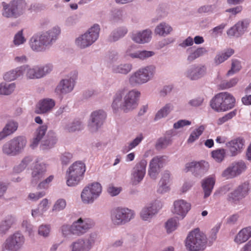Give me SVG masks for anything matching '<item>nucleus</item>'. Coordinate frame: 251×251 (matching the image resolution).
Masks as SVG:
<instances>
[{
    "label": "nucleus",
    "instance_id": "1",
    "mask_svg": "<svg viewBox=\"0 0 251 251\" xmlns=\"http://www.w3.org/2000/svg\"><path fill=\"white\" fill-rule=\"evenodd\" d=\"M60 33V28L55 27L40 35H34L30 40V46L34 51H43L56 39Z\"/></svg>",
    "mask_w": 251,
    "mask_h": 251
},
{
    "label": "nucleus",
    "instance_id": "2",
    "mask_svg": "<svg viewBox=\"0 0 251 251\" xmlns=\"http://www.w3.org/2000/svg\"><path fill=\"white\" fill-rule=\"evenodd\" d=\"M235 98L228 92L216 95L210 101V106L214 111L224 112L233 108L235 105Z\"/></svg>",
    "mask_w": 251,
    "mask_h": 251
},
{
    "label": "nucleus",
    "instance_id": "3",
    "mask_svg": "<svg viewBox=\"0 0 251 251\" xmlns=\"http://www.w3.org/2000/svg\"><path fill=\"white\" fill-rule=\"evenodd\" d=\"M206 240L204 235L198 228H196L188 234L185 240V247L188 251H201L206 246Z\"/></svg>",
    "mask_w": 251,
    "mask_h": 251
},
{
    "label": "nucleus",
    "instance_id": "4",
    "mask_svg": "<svg viewBox=\"0 0 251 251\" xmlns=\"http://www.w3.org/2000/svg\"><path fill=\"white\" fill-rule=\"evenodd\" d=\"M85 172V165L80 161L74 163L67 171L66 183L69 186L78 184L83 178Z\"/></svg>",
    "mask_w": 251,
    "mask_h": 251
},
{
    "label": "nucleus",
    "instance_id": "5",
    "mask_svg": "<svg viewBox=\"0 0 251 251\" xmlns=\"http://www.w3.org/2000/svg\"><path fill=\"white\" fill-rule=\"evenodd\" d=\"M25 137L18 136L13 138L3 144L2 151L3 154L8 156H15L24 149L26 145Z\"/></svg>",
    "mask_w": 251,
    "mask_h": 251
},
{
    "label": "nucleus",
    "instance_id": "6",
    "mask_svg": "<svg viewBox=\"0 0 251 251\" xmlns=\"http://www.w3.org/2000/svg\"><path fill=\"white\" fill-rule=\"evenodd\" d=\"M100 30V26L94 25L86 33L76 39V44L80 48L90 46L98 39Z\"/></svg>",
    "mask_w": 251,
    "mask_h": 251
},
{
    "label": "nucleus",
    "instance_id": "7",
    "mask_svg": "<svg viewBox=\"0 0 251 251\" xmlns=\"http://www.w3.org/2000/svg\"><path fill=\"white\" fill-rule=\"evenodd\" d=\"M154 72L155 68L152 66L140 69L130 76L129 82L131 84L146 83L153 77Z\"/></svg>",
    "mask_w": 251,
    "mask_h": 251
},
{
    "label": "nucleus",
    "instance_id": "8",
    "mask_svg": "<svg viewBox=\"0 0 251 251\" xmlns=\"http://www.w3.org/2000/svg\"><path fill=\"white\" fill-rule=\"evenodd\" d=\"M134 211L127 208L117 207L111 214V220L115 225H122L129 222L134 217Z\"/></svg>",
    "mask_w": 251,
    "mask_h": 251
},
{
    "label": "nucleus",
    "instance_id": "9",
    "mask_svg": "<svg viewBox=\"0 0 251 251\" xmlns=\"http://www.w3.org/2000/svg\"><path fill=\"white\" fill-rule=\"evenodd\" d=\"M24 243V236L20 232H16L6 239L2 245V251H19Z\"/></svg>",
    "mask_w": 251,
    "mask_h": 251
},
{
    "label": "nucleus",
    "instance_id": "10",
    "mask_svg": "<svg viewBox=\"0 0 251 251\" xmlns=\"http://www.w3.org/2000/svg\"><path fill=\"white\" fill-rule=\"evenodd\" d=\"M52 69V66L50 65H47L43 67L36 66L30 68L27 65L21 67L22 70V75L25 74L27 77L30 79L39 78L49 73Z\"/></svg>",
    "mask_w": 251,
    "mask_h": 251
},
{
    "label": "nucleus",
    "instance_id": "11",
    "mask_svg": "<svg viewBox=\"0 0 251 251\" xmlns=\"http://www.w3.org/2000/svg\"><path fill=\"white\" fill-rule=\"evenodd\" d=\"M7 5H3L4 12L3 15L6 17H16L25 10L26 4L23 0H14L11 2L8 8Z\"/></svg>",
    "mask_w": 251,
    "mask_h": 251
},
{
    "label": "nucleus",
    "instance_id": "12",
    "mask_svg": "<svg viewBox=\"0 0 251 251\" xmlns=\"http://www.w3.org/2000/svg\"><path fill=\"white\" fill-rule=\"evenodd\" d=\"M249 190L248 184L242 183L228 194L227 200L231 203H237L248 195Z\"/></svg>",
    "mask_w": 251,
    "mask_h": 251
},
{
    "label": "nucleus",
    "instance_id": "13",
    "mask_svg": "<svg viewBox=\"0 0 251 251\" xmlns=\"http://www.w3.org/2000/svg\"><path fill=\"white\" fill-rule=\"evenodd\" d=\"M140 96V93L137 91H129L124 97V101L122 106L124 111L127 112L135 108L138 105Z\"/></svg>",
    "mask_w": 251,
    "mask_h": 251
},
{
    "label": "nucleus",
    "instance_id": "14",
    "mask_svg": "<svg viewBox=\"0 0 251 251\" xmlns=\"http://www.w3.org/2000/svg\"><path fill=\"white\" fill-rule=\"evenodd\" d=\"M246 169V165L243 161L232 163L222 173V176L226 178H233L239 175Z\"/></svg>",
    "mask_w": 251,
    "mask_h": 251
},
{
    "label": "nucleus",
    "instance_id": "15",
    "mask_svg": "<svg viewBox=\"0 0 251 251\" xmlns=\"http://www.w3.org/2000/svg\"><path fill=\"white\" fill-rule=\"evenodd\" d=\"M94 226V223L90 219L83 220L81 218L72 225L73 234L80 235L85 233Z\"/></svg>",
    "mask_w": 251,
    "mask_h": 251
},
{
    "label": "nucleus",
    "instance_id": "16",
    "mask_svg": "<svg viewBox=\"0 0 251 251\" xmlns=\"http://www.w3.org/2000/svg\"><path fill=\"white\" fill-rule=\"evenodd\" d=\"M208 169V164L205 161L192 162L185 165L186 172L191 171L196 176L203 175Z\"/></svg>",
    "mask_w": 251,
    "mask_h": 251
},
{
    "label": "nucleus",
    "instance_id": "17",
    "mask_svg": "<svg viewBox=\"0 0 251 251\" xmlns=\"http://www.w3.org/2000/svg\"><path fill=\"white\" fill-rule=\"evenodd\" d=\"M191 208V204L183 200H178L174 201L172 212L183 219Z\"/></svg>",
    "mask_w": 251,
    "mask_h": 251
},
{
    "label": "nucleus",
    "instance_id": "18",
    "mask_svg": "<svg viewBox=\"0 0 251 251\" xmlns=\"http://www.w3.org/2000/svg\"><path fill=\"white\" fill-rule=\"evenodd\" d=\"M94 243L90 239H79L73 242L70 245L71 251H89Z\"/></svg>",
    "mask_w": 251,
    "mask_h": 251
},
{
    "label": "nucleus",
    "instance_id": "19",
    "mask_svg": "<svg viewBox=\"0 0 251 251\" xmlns=\"http://www.w3.org/2000/svg\"><path fill=\"white\" fill-rule=\"evenodd\" d=\"M245 144V140L243 138L238 137L226 143L231 155L234 156L240 153L243 150Z\"/></svg>",
    "mask_w": 251,
    "mask_h": 251
},
{
    "label": "nucleus",
    "instance_id": "20",
    "mask_svg": "<svg viewBox=\"0 0 251 251\" xmlns=\"http://www.w3.org/2000/svg\"><path fill=\"white\" fill-rule=\"evenodd\" d=\"M147 165V161L145 160H142L134 168L132 174V182L134 184H137L143 179L146 174Z\"/></svg>",
    "mask_w": 251,
    "mask_h": 251
},
{
    "label": "nucleus",
    "instance_id": "21",
    "mask_svg": "<svg viewBox=\"0 0 251 251\" xmlns=\"http://www.w3.org/2000/svg\"><path fill=\"white\" fill-rule=\"evenodd\" d=\"M164 156H155L150 162L149 174L152 179H155L158 171L162 167L165 162Z\"/></svg>",
    "mask_w": 251,
    "mask_h": 251
},
{
    "label": "nucleus",
    "instance_id": "22",
    "mask_svg": "<svg viewBox=\"0 0 251 251\" xmlns=\"http://www.w3.org/2000/svg\"><path fill=\"white\" fill-rule=\"evenodd\" d=\"M106 114L102 110L96 111L91 114V123L90 126L93 131L97 130L103 124Z\"/></svg>",
    "mask_w": 251,
    "mask_h": 251
},
{
    "label": "nucleus",
    "instance_id": "23",
    "mask_svg": "<svg viewBox=\"0 0 251 251\" xmlns=\"http://www.w3.org/2000/svg\"><path fill=\"white\" fill-rule=\"evenodd\" d=\"M46 172V166L44 164H39L36 162L31 173V183H37L41 180Z\"/></svg>",
    "mask_w": 251,
    "mask_h": 251
},
{
    "label": "nucleus",
    "instance_id": "24",
    "mask_svg": "<svg viewBox=\"0 0 251 251\" xmlns=\"http://www.w3.org/2000/svg\"><path fill=\"white\" fill-rule=\"evenodd\" d=\"M74 86V80L72 78L63 79L57 86L56 92L61 94L70 92Z\"/></svg>",
    "mask_w": 251,
    "mask_h": 251
},
{
    "label": "nucleus",
    "instance_id": "25",
    "mask_svg": "<svg viewBox=\"0 0 251 251\" xmlns=\"http://www.w3.org/2000/svg\"><path fill=\"white\" fill-rule=\"evenodd\" d=\"M215 183V178L213 176H208L203 179L201 186L204 192V198L208 197L211 194Z\"/></svg>",
    "mask_w": 251,
    "mask_h": 251
},
{
    "label": "nucleus",
    "instance_id": "26",
    "mask_svg": "<svg viewBox=\"0 0 251 251\" xmlns=\"http://www.w3.org/2000/svg\"><path fill=\"white\" fill-rule=\"evenodd\" d=\"M55 105L52 99H45L41 100L37 105L38 113H45L50 111Z\"/></svg>",
    "mask_w": 251,
    "mask_h": 251
},
{
    "label": "nucleus",
    "instance_id": "27",
    "mask_svg": "<svg viewBox=\"0 0 251 251\" xmlns=\"http://www.w3.org/2000/svg\"><path fill=\"white\" fill-rule=\"evenodd\" d=\"M47 128V126L44 125L39 126V128L36 130L35 133V136L32 139L30 143V146L32 148H34L37 147L40 140L45 135Z\"/></svg>",
    "mask_w": 251,
    "mask_h": 251
},
{
    "label": "nucleus",
    "instance_id": "28",
    "mask_svg": "<svg viewBox=\"0 0 251 251\" xmlns=\"http://www.w3.org/2000/svg\"><path fill=\"white\" fill-rule=\"evenodd\" d=\"M151 32L150 30H145L142 32L132 35V40L137 43L143 44L149 42L151 38Z\"/></svg>",
    "mask_w": 251,
    "mask_h": 251
},
{
    "label": "nucleus",
    "instance_id": "29",
    "mask_svg": "<svg viewBox=\"0 0 251 251\" xmlns=\"http://www.w3.org/2000/svg\"><path fill=\"white\" fill-rule=\"evenodd\" d=\"M205 72L204 66L193 67L188 71L187 76L192 80L197 79L203 76Z\"/></svg>",
    "mask_w": 251,
    "mask_h": 251
},
{
    "label": "nucleus",
    "instance_id": "30",
    "mask_svg": "<svg viewBox=\"0 0 251 251\" xmlns=\"http://www.w3.org/2000/svg\"><path fill=\"white\" fill-rule=\"evenodd\" d=\"M128 49L126 51V55L130 56L133 58H138L141 59H145L148 57H151L154 55V52L151 51L143 50L135 52H131V49Z\"/></svg>",
    "mask_w": 251,
    "mask_h": 251
},
{
    "label": "nucleus",
    "instance_id": "31",
    "mask_svg": "<svg viewBox=\"0 0 251 251\" xmlns=\"http://www.w3.org/2000/svg\"><path fill=\"white\" fill-rule=\"evenodd\" d=\"M98 197L95 195L88 187H85L83 190L81 198L84 203H89L93 202Z\"/></svg>",
    "mask_w": 251,
    "mask_h": 251
},
{
    "label": "nucleus",
    "instance_id": "32",
    "mask_svg": "<svg viewBox=\"0 0 251 251\" xmlns=\"http://www.w3.org/2000/svg\"><path fill=\"white\" fill-rule=\"evenodd\" d=\"M234 53V50L232 49H228L224 52L219 53L216 56L214 59L215 63L217 65L223 63L229 58Z\"/></svg>",
    "mask_w": 251,
    "mask_h": 251
},
{
    "label": "nucleus",
    "instance_id": "33",
    "mask_svg": "<svg viewBox=\"0 0 251 251\" xmlns=\"http://www.w3.org/2000/svg\"><path fill=\"white\" fill-rule=\"evenodd\" d=\"M170 178V174L168 171L165 172L160 180L159 183V188L157 192L159 193H164L169 190V186H167V182Z\"/></svg>",
    "mask_w": 251,
    "mask_h": 251
},
{
    "label": "nucleus",
    "instance_id": "34",
    "mask_svg": "<svg viewBox=\"0 0 251 251\" xmlns=\"http://www.w3.org/2000/svg\"><path fill=\"white\" fill-rule=\"evenodd\" d=\"M14 218L12 216H8L6 219L2 221L0 225V233L5 234L14 223Z\"/></svg>",
    "mask_w": 251,
    "mask_h": 251
},
{
    "label": "nucleus",
    "instance_id": "35",
    "mask_svg": "<svg viewBox=\"0 0 251 251\" xmlns=\"http://www.w3.org/2000/svg\"><path fill=\"white\" fill-rule=\"evenodd\" d=\"M172 28L169 25L162 23L160 24L155 29V33L161 36H165L172 31Z\"/></svg>",
    "mask_w": 251,
    "mask_h": 251
},
{
    "label": "nucleus",
    "instance_id": "36",
    "mask_svg": "<svg viewBox=\"0 0 251 251\" xmlns=\"http://www.w3.org/2000/svg\"><path fill=\"white\" fill-rule=\"evenodd\" d=\"M22 75V70L21 67L14 70L7 72L3 76V78L6 81H12Z\"/></svg>",
    "mask_w": 251,
    "mask_h": 251
},
{
    "label": "nucleus",
    "instance_id": "37",
    "mask_svg": "<svg viewBox=\"0 0 251 251\" xmlns=\"http://www.w3.org/2000/svg\"><path fill=\"white\" fill-rule=\"evenodd\" d=\"M157 212L156 208L151 205L150 207L144 208L141 212V217L143 220H148Z\"/></svg>",
    "mask_w": 251,
    "mask_h": 251
},
{
    "label": "nucleus",
    "instance_id": "38",
    "mask_svg": "<svg viewBox=\"0 0 251 251\" xmlns=\"http://www.w3.org/2000/svg\"><path fill=\"white\" fill-rule=\"evenodd\" d=\"M132 69V65L129 63L121 64L115 66L113 68V72L115 73L127 74Z\"/></svg>",
    "mask_w": 251,
    "mask_h": 251
},
{
    "label": "nucleus",
    "instance_id": "39",
    "mask_svg": "<svg viewBox=\"0 0 251 251\" xmlns=\"http://www.w3.org/2000/svg\"><path fill=\"white\" fill-rule=\"evenodd\" d=\"M205 127L204 126H201L196 128L190 134L187 140L188 143H192L202 134L204 130Z\"/></svg>",
    "mask_w": 251,
    "mask_h": 251
},
{
    "label": "nucleus",
    "instance_id": "40",
    "mask_svg": "<svg viewBox=\"0 0 251 251\" xmlns=\"http://www.w3.org/2000/svg\"><path fill=\"white\" fill-rule=\"evenodd\" d=\"M15 88L16 86L14 83L8 84L1 83L0 84V95H9L14 91Z\"/></svg>",
    "mask_w": 251,
    "mask_h": 251
},
{
    "label": "nucleus",
    "instance_id": "41",
    "mask_svg": "<svg viewBox=\"0 0 251 251\" xmlns=\"http://www.w3.org/2000/svg\"><path fill=\"white\" fill-rule=\"evenodd\" d=\"M32 161V158L31 156L25 157L19 165L14 167V172L17 173H21L26 168Z\"/></svg>",
    "mask_w": 251,
    "mask_h": 251
},
{
    "label": "nucleus",
    "instance_id": "42",
    "mask_svg": "<svg viewBox=\"0 0 251 251\" xmlns=\"http://www.w3.org/2000/svg\"><path fill=\"white\" fill-rule=\"evenodd\" d=\"M212 157L218 162H221L226 156V150L224 149H219L211 152Z\"/></svg>",
    "mask_w": 251,
    "mask_h": 251
},
{
    "label": "nucleus",
    "instance_id": "43",
    "mask_svg": "<svg viewBox=\"0 0 251 251\" xmlns=\"http://www.w3.org/2000/svg\"><path fill=\"white\" fill-rule=\"evenodd\" d=\"M127 30L125 28H120L113 31L110 37V41H116L119 38L124 36L127 33Z\"/></svg>",
    "mask_w": 251,
    "mask_h": 251
},
{
    "label": "nucleus",
    "instance_id": "44",
    "mask_svg": "<svg viewBox=\"0 0 251 251\" xmlns=\"http://www.w3.org/2000/svg\"><path fill=\"white\" fill-rule=\"evenodd\" d=\"M172 109V105L170 104H167L156 113L154 118L155 120H157L166 117L170 112Z\"/></svg>",
    "mask_w": 251,
    "mask_h": 251
},
{
    "label": "nucleus",
    "instance_id": "45",
    "mask_svg": "<svg viewBox=\"0 0 251 251\" xmlns=\"http://www.w3.org/2000/svg\"><path fill=\"white\" fill-rule=\"evenodd\" d=\"M18 123L14 121L9 122L3 128L4 131L8 136L15 132L18 129Z\"/></svg>",
    "mask_w": 251,
    "mask_h": 251
},
{
    "label": "nucleus",
    "instance_id": "46",
    "mask_svg": "<svg viewBox=\"0 0 251 251\" xmlns=\"http://www.w3.org/2000/svg\"><path fill=\"white\" fill-rule=\"evenodd\" d=\"M178 225V219L171 218L166 223V228L168 233H170L176 230Z\"/></svg>",
    "mask_w": 251,
    "mask_h": 251
},
{
    "label": "nucleus",
    "instance_id": "47",
    "mask_svg": "<svg viewBox=\"0 0 251 251\" xmlns=\"http://www.w3.org/2000/svg\"><path fill=\"white\" fill-rule=\"evenodd\" d=\"M249 25V22L247 20H243L238 21L236 24L238 33L241 35L247 30Z\"/></svg>",
    "mask_w": 251,
    "mask_h": 251
},
{
    "label": "nucleus",
    "instance_id": "48",
    "mask_svg": "<svg viewBox=\"0 0 251 251\" xmlns=\"http://www.w3.org/2000/svg\"><path fill=\"white\" fill-rule=\"evenodd\" d=\"M56 142V138L55 136H51L50 138L44 140L42 143L43 150H47L52 148Z\"/></svg>",
    "mask_w": 251,
    "mask_h": 251
},
{
    "label": "nucleus",
    "instance_id": "49",
    "mask_svg": "<svg viewBox=\"0 0 251 251\" xmlns=\"http://www.w3.org/2000/svg\"><path fill=\"white\" fill-rule=\"evenodd\" d=\"M244 232H246L245 229H242L238 232L234 238L235 243L240 244L245 242L249 239L248 236L244 234Z\"/></svg>",
    "mask_w": 251,
    "mask_h": 251
},
{
    "label": "nucleus",
    "instance_id": "50",
    "mask_svg": "<svg viewBox=\"0 0 251 251\" xmlns=\"http://www.w3.org/2000/svg\"><path fill=\"white\" fill-rule=\"evenodd\" d=\"M81 129V123L78 120L75 121L70 125H68L66 127V130L69 132L80 130Z\"/></svg>",
    "mask_w": 251,
    "mask_h": 251
},
{
    "label": "nucleus",
    "instance_id": "51",
    "mask_svg": "<svg viewBox=\"0 0 251 251\" xmlns=\"http://www.w3.org/2000/svg\"><path fill=\"white\" fill-rule=\"evenodd\" d=\"M206 52V50L204 48H199L197 49L194 52L192 53L188 57V60L191 61L197 58L202 56Z\"/></svg>",
    "mask_w": 251,
    "mask_h": 251
},
{
    "label": "nucleus",
    "instance_id": "52",
    "mask_svg": "<svg viewBox=\"0 0 251 251\" xmlns=\"http://www.w3.org/2000/svg\"><path fill=\"white\" fill-rule=\"evenodd\" d=\"M89 190L96 196L99 197L101 192V185L98 182L92 183L91 185L87 186Z\"/></svg>",
    "mask_w": 251,
    "mask_h": 251
},
{
    "label": "nucleus",
    "instance_id": "53",
    "mask_svg": "<svg viewBox=\"0 0 251 251\" xmlns=\"http://www.w3.org/2000/svg\"><path fill=\"white\" fill-rule=\"evenodd\" d=\"M25 40L23 35V30H21L15 35L13 42L16 46H19L25 43Z\"/></svg>",
    "mask_w": 251,
    "mask_h": 251
},
{
    "label": "nucleus",
    "instance_id": "54",
    "mask_svg": "<svg viewBox=\"0 0 251 251\" xmlns=\"http://www.w3.org/2000/svg\"><path fill=\"white\" fill-rule=\"evenodd\" d=\"M66 206V201L64 199H60L58 200L55 203L53 210L54 211H60L65 208Z\"/></svg>",
    "mask_w": 251,
    "mask_h": 251
},
{
    "label": "nucleus",
    "instance_id": "55",
    "mask_svg": "<svg viewBox=\"0 0 251 251\" xmlns=\"http://www.w3.org/2000/svg\"><path fill=\"white\" fill-rule=\"evenodd\" d=\"M241 68L240 61L236 59L232 60L231 69L228 71L227 75H228L233 74L235 72L239 71Z\"/></svg>",
    "mask_w": 251,
    "mask_h": 251
},
{
    "label": "nucleus",
    "instance_id": "56",
    "mask_svg": "<svg viewBox=\"0 0 251 251\" xmlns=\"http://www.w3.org/2000/svg\"><path fill=\"white\" fill-rule=\"evenodd\" d=\"M238 82V79L234 78L230 80L229 81H224L221 84L220 87L222 89H226L231 88L235 86Z\"/></svg>",
    "mask_w": 251,
    "mask_h": 251
},
{
    "label": "nucleus",
    "instance_id": "57",
    "mask_svg": "<svg viewBox=\"0 0 251 251\" xmlns=\"http://www.w3.org/2000/svg\"><path fill=\"white\" fill-rule=\"evenodd\" d=\"M45 195V193L44 192H37L36 193H30L28 196V199L32 201H37Z\"/></svg>",
    "mask_w": 251,
    "mask_h": 251
},
{
    "label": "nucleus",
    "instance_id": "58",
    "mask_svg": "<svg viewBox=\"0 0 251 251\" xmlns=\"http://www.w3.org/2000/svg\"><path fill=\"white\" fill-rule=\"evenodd\" d=\"M53 178L54 177L53 176H49L46 179L40 182L38 185V187L40 189L47 188L49 187L50 183L52 181Z\"/></svg>",
    "mask_w": 251,
    "mask_h": 251
},
{
    "label": "nucleus",
    "instance_id": "59",
    "mask_svg": "<svg viewBox=\"0 0 251 251\" xmlns=\"http://www.w3.org/2000/svg\"><path fill=\"white\" fill-rule=\"evenodd\" d=\"M50 232V227L47 225L41 226L38 229V233L40 235L44 237L47 236Z\"/></svg>",
    "mask_w": 251,
    "mask_h": 251
},
{
    "label": "nucleus",
    "instance_id": "60",
    "mask_svg": "<svg viewBox=\"0 0 251 251\" xmlns=\"http://www.w3.org/2000/svg\"><path fill=\"white\" fill-rule=\"evenodd\" d=\"M120 188L115 187L112 185H109L107 188L108 193L112 196L117 195L121 192Z\"/></svg>",
    "mask_w": 251,
    "mask_h": 251
},
{
    "label": "nucleus",
    "instance_id": "61",
    "mask_svg": "<svg viewBox=\"0 0 251 251\" xmlns=\"http://www.w3.org/2000/svg\"><path fill=\"white\" fill-rule=\"evenodd\" d=\"M190 124L191 122H190L189 121L181 120L175 123L174 125V127L176 129H178L184 126L190 125Z\"/></svg>",
    "mask_w": 251,
    "mask_h": 251
},
{
    "label": "nucleus",
    "instance_id": "62",
    "mask_svg": "<svg viewBox=\"0 0 251 251\" xmlns=\"http://www.w3.org/2000/svg\"><path fill=\"white\" fill-rule=\"evenodd\" d=\"M143 136L141 135L136 137L132 142L130 143L128 146V150H130L137 146L141 142Z\"/></svg>",
    "mask_w": 251,
    "mask_h": 251
},
{
    "label": "nucleus",
    "instance_id": "63",
    "mask_svg": "<svg viewBox=\"0 0 251 251\" xmlns=\"http://www.w3.org/2000/svg\"><path fill=\"white\" fill-rule=\"evenodd\" d=\"M215 6L212 5H206L201 7L199 11L204 13H211L214 11Z\"/></svg>",
    "mask_w": 251,
    "mask_h": 251
},
{
    "label": "nucleus",
    "instance_id": "64",
    "mask_svg": "<svg viewBox=\"0 0 251 251\" xmlns=\"http://www.w3.org/2000/svg\"><path fill=\"white\" fill-rule=\"evenodd\" d=\"M72 156V154L70 153L65 152L64 153L61 157L62 163L64 164H68L70 161Z\"/></svg>",
    "mask_w": 251,
    "mask_h": 251
}]
</instances>
